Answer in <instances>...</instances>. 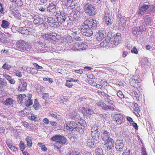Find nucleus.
Wrapping results in <instances>:
<instances>
[{
  "instance_id": "43",
  "label": "nucleus",
  "mask_w": 155,
  "mask_h": 155,
  "mask_svg": "<svg viewBox=\"0 0 155 155\" xmlns=\"http://www.w3.org/2000/svg\"><path fill=\"white\" fill-rule=\"evenodd\" d=\"M25 104L26 106L29 107L32 105L33 102L31 99H28V100L25 101Z\"/></svg>"
},
{
  "instance_id": "8",
  "label": "nucleus",
  "mask_w": 155,
  "mask_h": 155,
  "mask_svg": "<svg viewBox=\"0 0 155 155\" xmlns=\"http://www.w3.org/2000/svg\"><path fill=\"white\" fill-rule=\"evenodd\" d=\"M97 21L92 18H89L85 20L83 24L86 25L88 27L92 29H94L97 27Z\"/></svg>"
},
{
  "instance_id": "16",
  "label": "nucleus",
  "mask_w": 155,
  "mask_h": 155,
  "mask_svg": "<svg viewBox=\"0 0 155 155\" xmlns=\"http://www.w3.org/2000/svg\"><path fill=\"white\" fill-rule=\"evenodd\" d=\"M114 120L116 121L118 124H121L124 121L125 119L123 116L119 113L117 114H115L113 116Z\"/></svg>"
},
{
  "instance_id": "39",
  "label": "nucleus",
  "mask_w": 155,
  "mask_h": 155,
  "mask_svg": "<svg viewBox=\"0 0 155 155\" xmlns=\"http://www.w3.org/2000/svg\"><path fill=\"white\" fill-rule=\"evenodd\" d=\"M104 99L105 101L107 102L108 104L113 106H114V102L111 100L110 98H104Z\"/></svg>"
},
{
  "instance_id": "33",
  "label": "nucleus",
  "mask_w": 155,
  "mask_h": 155,
  "mask_svg": "<svg viewBox=\"0 0 155 155\" xmlns=\"http://www.w3.org/2000/svg\"><path fill=\"white\" fill-rule=\"evenodd\" d=\"M69 117L71 119H78L77 113L75 112H73L69 114Z\"/></svg>"
},
{
  "instance_id": "28",
  "label": "nucleus",
  "mask_w": 155,
  "mask_h": 155,
  "mask_svg": "<svg viewBox=\"0 0 155 155\" xmlns=\"http://www.w3.org/2000/svg\"><path fill=\"white\" fill-rule=\"evenodd\" d=\"M77 45H76V46H77L78 49L79 50H78V51H80L81 50H83L84 49L86 48V45L84 43H77Z\"/></svg>"
},
{
  "instance_id": "18",
  "label": "nucleus",
  "mask_w": 155,
  "mask_h": 155,
  "mask_svg": "<svg viewBox=\"0 0 155 155\" xmlns=\"http://www.w3.org/2000/svg\"><path fill=\"white\" fill-rule=\"evenodd\" d=\"M115 146L116 149L118 151H122L124 149L122 140H117L115 142Z\"/></svg>"
},
{
  "instance_id": "52",
  "label": "nucleus",
  "mask_w": 155,
  "mask_h": 155,
  "mask_svg": "<svg viewBox=\"0 0 155 155\" xmlns=\"http://www.w3.org/2000/svg\"><path fill=\"white\" fill-rule=\"evenodd\" d=\"M6 35L4 34L2 37H1L0 41L2 42H5L7 41V38L5 37Z\"/></svg>"
},
{
  "instance_id": "55",
  "label": "nucleus",
  "mask_w": 155,
  "mask_h": 155,
  "mask_svg": "<svg viewBox=\"0 0 155 155\" xmlns=\"http://www.w3.org/2000/svg\"><path fill=\"white\" fill-rule=\"evenodd\" d=\"M15 2L18 6H20L23 4L21 0H17Z\"/></svg>"
},
{
  "instance_id": "49",
  "label": "nucleus",
  "mask_w": 155,
  "mask_h": 155,
  "mask_svg": "<svg viewBox=\"0 0 155 155\" xmlns=\"http://www.w3.org/2000/svg\"><path fill=\"white\" fill-rule=\"evenodd\" d=\"M117 95L120 98L122 99L124 98V95L122 91L120 90L118 91L117 93Z\"/></svg>"
},
{
  "instance_id": "64",
  "label": "nucleus",
  "mask_w": 155,
  "mask_h": 155,
  "mask_svg": "<svg viewBox=\"0 0 155 155\" xmlns=\"http://www.w3.org/2000/svg\"><path fill=\"white\" fill-rule=\"evenodd\" d=\"M12 151H13L15 152H16L18 151V149L16 147L14 146H12V147H11V148H10Z\"/></svg>"
},
{
  "instance_id": "12",
  "label": "nucleus",
  "mask_w": 155,
  "mask_h": 155,
  "mask_svg": "<svg viewBox=\"0 0 155 155\" xmlns=\"http://www.w3.org/2000/svg\"><path fill=\"white\" fill-rule=\"evenodd\" d=\"M140 8L138 14L140 16H142L143 13L145 12L147 10L150 5H149L147 2H145L144 3H140Z\"/></svg>"
},
{
  "instance_id": "10",
  "label": "nucleus",
  "mask_w": 155,
  "mask_h": 155,
  "mask_svg": "<svg viewBox=\"0 0 155 155\" xmlns=\"http://www.w3.org/2000/svg\"><path fill=\"white\" fill-rule=\"evenodd\" d=\"M101 131V129L98 126H94L92 127L91 135L94 140L97 141L99 139V136Z\"/></svg>"
},
{
  "instance_id": "3",
  "label": "nucleus",
  "mask_w": 155,
  "mask_h": 155,
  "mask_svg": "<svg viewBox=\"0 0 155 155\" xmlns=\"http://www.w3.org/2000/svg\"><path fill=\"white\" fill-rule=\"evenodd\" d=\"M55 17L58 22V25H61L67 20L68 14L64 12H57L55 14Z\"/></svg>"
},
{
  "instance_id": "48",
  "label": "nucleus",
  "mask_w": 155,
  "mask_h": 155,
  "mask_svg": "<svg viewBox=\"0 0 155 155\" xmlns=\"http://www.w3.org/2000/svg\"><path fill=\"white\" fill-rule=\"evenodd\" d=\"M132 31L133 34L134 35H138L139 31L137 28H132Z\"/></svg>"
},
{
  "instance_id": "6",
  "label": "nucleus",
  "mask_w": 155,
  "mask_h": 155,
  "mask_svg": "<svg viewBox=\"0 0 155 155\" xmlns=\"http://www.w3.org/2000/svg\"><path fill=\"white\" fill-rule=\"evenodd\" d=\"M16 47L20 50L23 51H29L31 49V46L28 43L21 40L18 41L16 44Z\"/></svg>"
},
{
  "instance_id": "7",
  "label": "nucleus",
  "mask_w": 155,
  "mask_h": 155,
  "mask_svg": "<svg viewBox=\"0 0 155 155\" xmlns=\"http://www.w3.org/2000/svg\"><path fill=\"white\" fill-rule=\"evenodd\" d=\"M84 9L85 12L90 16L95 15V8L90 3L87 2L84 5Z\"/></svg>"
},
{
  "instance_id": "47",
  "label": "nucleus",
  "mask_w": 155,
  "mask_h": 155,
  "mask_svg": "<svg viewBox=\"0 0 155 155\" xmlns=\"http://www.w3.org/2000/svg\"><path fill=\"white\" fill-rule=\"evenodd\" d=\"M38 145L41 147V150L43 151H46L47 150V148L45 146V145L43 144L42 143H38Z\"/></svg>"
},
{
  "instance_id": "15",
  "label": "nucleus",
  "mask_w": 155,
  "mask_h": 155,
  "mask_svg": "<svg viewBox=\"0 0 155 155\" xmlns=\"http://www.w3.org/2000/svg\"><path fill=\"white\" fill-rule=\"evenodd\" d=\"M75 28H73L71 29V35H72L75 40L80 41L81 39L78 35L80 34V31L78 29H74Z\"/></svg>"
},
{
  "instance_id": "19",
  "label": "nucleus",
  "mask_w": 155,
  "mask_h": 155,
  "mask_svg": "<svg viewBox=\"0 0 155 155\" xmlns=\"http://www.w3.org/2000/svg\"><path fill=\"white\" fill-rule=\"evenodd\" d=\"M114 140L111 138L110 140L104 142V143L107 147L106 149L107 150H110L114 148Z\"/></svg>"
},
{
  "instance_id": "44",
  "label": "nucleus",
  "mask_w": 155,
  "mask_h": 155,
  "mask_svg": "<svg viewBox=\"0 0 155 155\" xmlns=\"http://www.w3.org/2000/svg\"><path fill=\"white\" fill-rule=\"evenodd\" d=\"M43 38L47 40H50V37H51V33L49 34H45L42 36Z\"/></svg>"
},
{
  "instance_id": "29",
  "label": "nucleus",
  "mask_w": 155,
  "mask_h": 155,
  "mask_svg": "<svg viewBox=\"0 0 155 155\" xmlns=\"http://www.w3.org/2000/svg\"><path fill=\"white\" fill-rule=\"evenodd\" d=\"M9 25L10 23L9 22L5 20H2L1 26L4 28H7L9 27Z\"/></svg>"
},
{
  "instance_id": "54",
  "label": "nucleus",
  "mask_w": 155,
  "mask_h": 155,
  "mask_svg": "<svg viewBox=\"0 0 155 155\" xmlns=\"http://www.w3.org/2000/svg\"><path fill=\"white\" fill-rule=\"evenodd\" d=\"M3 76L9 81L12 79V78L10 76L8 75L6 73H4L3 74Z\"/></svg>"
},
{
  "instance_id": "26",
  "label": "nucleus",
  "mask_w": 155,
  "mask_h": 155,
  "mask_svg": "<svg viewBox=\"0 0 155 155\" xmlns=\"http://www.w3.org/2000/svg\"><path fill=\"white\" fill-rule=\"evenodd\" d=\"M151 18L148 15H147L143 16V21L144 25H147L150 24L151 23Z\"/></svg>"
},
{
  "instance_id": "37",
  "label": "nucleus",
  "mask_w": 155,
  "mask_h": 155,
  "mask_svg": "<svg viewBox=\"0 0 155 155\" xmlns=\"http://www.w3.org/2000/svg\"><path fill=\"white\" fill-rule=\"evenodd\" d=\"M76 45H77V43L71 45L70 47L71 49L74 51H78L79 49H78L77 46H76Z\"/></svg>"
},
{
  "instance_id": "32",
  "label": "nucleus",
  "mask_w": 155,
  "mask_h": 155,
  "mask_svg": "<svg viewBox=\"0 0 155 155\" xmlns=\"http://www.w3.org/2000/svg\"><path fill=\"white\" fill-rule=\"evenodd\" d=\"M13 100L11 98H7L5 101V104L6 105H12L13 104Z\"/></svg>"
},
{
  "instance_id": "41",
  "label": "nucleus",
  "mask_w": 155,
  "mask_h": 155,
  "mask_svg": "<svg viewBox=\"0 0 155 155\" xmlns=\"http://www.w3.org/2000/svg\"><path fill=\"white\" fill-rule=\"evenodd\" d=\"M20 150L23 151L25 149L26 146L25 143L21 141L20 142Z\"/></svg>"
},
{
  "instance_id": "23",
  "label": "nucleus",
  "mask_w": 155,
  "mask_h": 155,
  "mask_svg": "<svg viewBox=\"0 0 155 155\" xmlns=\"http://www.w3.org/2000/svg\"><path fill=\"white\" fill-rule=\"evenodd\" d=\"M82 113L85 116H90L93 113V111L92 109L87 108L86 109L84 107H82Z\"/></svg>"
},
{
  "instance_id": "11",
  "label": "nucleus",
  "mask_w": 155,
  "mask_h": 155,
  "mask_svg": "<svg viewBox=\"0 0 155 155\" xmlns=\"http://www.w3.org/2000/svg\"><path fill=\"white\" fill-rule=\"evenodd\" d=\"M122 16L120 12L119 13L118 12L117 15L118 25V28L121 31L124 30L126 25L125 20Z\"/></svg>"
},
{
  "instance_id": "22",
  "label": "nucleus",
  "mask_w": 155,
  "mask_h": 155,
  "mask_svg": "<svg viewBox=\"0 0 155 155\" xmlns=\"http://www.w3.org/2000/svg\"><path fill=\"white\" fill-rule=\"evenodd\" d=\"M75 128L74 129V132L77 131L81 133L84 132V126L81 124V122H78Z\"/></svg>"
},
{
  "instance_id": "53",
  "label": "nucleus",
  "mask_w": 155,
  "mask_h": 155,
  "mask_svg": "<svg viewBox=\"0 0 155 155\" xmlns=\"http://www.w3.org/2000/svg\"><path fill=\"white\" fill-rule=\"evenodd\" d=\"M5 82V79H0V87L2 88L3 87Z\"/></svg>"
},
{
  "instance_id": "27",
  "label": "nucleus",
  "mask_w": 155,
  "mask_h": 155,
  "mask_svg": "<svg viewBox=\"0 0 155 155\" xmlns=\"http://www.w3.org/2000/svg\"><path fill=\"white\" fill-rule=\"evenodd\" d=\"M94 140L88 139L87 142V146L91 148H94L96 145L97 143L94 141Z\"/></svg>"
},
{
  "instance_id": "31",
  "label": "nucleus",
  "mask_w": 155,
  "mask_h": 155,
  "mask_svg": "<svg viewBox=\"0 0 155 155\" xmlns=\"http://www.w3.org/2000/svg\"><path fill=\"white\" fill-rule=\"evenodd\" d=\"M25 139L27 142L28 147H31L32 145V142L31 138L28 136H27Z\"/></svg>"
},
{
  "instance_id": "46",
  "label": "nucleus",
  "mask_w": 155,
  "mask_h": 155,
  "mask_svg": "<svg viewBox=\"0 0 155 155\" xmlns=\"http://www.w3.org/2000/svg\"><path fill=\"white\" fill-rule=\"evenodd\" d=\"M50 115L58 120L59 119L60 116L58 115L57 113L55 112H51L50 114Z\"/></svg>"
},
{
  "instance_id": "30",
  "label": "nucleus",
  "mask_w": 155,
  "mask_h": 155,
  "mask_svg": "<svg viewBox=\"0 0 155 155\" xmlns=\"http://www.w3.org/2000/svg\"><path fill=\"white\" fill-rule=\"evenodd\" d=\"M26 96L25 94H21L18 95L17 97V99L18 102L20 103H22L23 99Z\"/></svg>"
},
{
  "instance_id": "13",
  "label": "nucleus",
  "mask_w": 155,
  "mask_h": 155,
  "mask_svg": "<svg viewBox=\"0 0 155 155\" xmlns=\"http://www.w3.org/2000/svg\"><path fill=\"white\" fill-rule=\"evenodd\" d=\"M56 2H53L51 4H50L47 8V9L45 11L44 15H46L48 12L50 14H53L56 12Z\"/></svg>"
},
{
  "instance_id": "63",
  "label": "nucleus",
  "mask_w": 155,
  "mask_h": 155,
  "mask_svg": "<svg viewBox=\"0 0 155 155\" xmlns=\"http://www.w3.org/2000/svg\"><path fill=\"white\" fill-rule=\"evenodd\" d=\"M43 80L45 81H48L49 82H50L51 83H52L53 82V81L52 79L50 78H43Z\"/></svg>"
},
{
  "instance_id": "60",
  "label": "nucleus",
  "mask_w": 155,
  "mask_h": 155,
  "mask_svg": "<svg viewBox=\"0 0 155 155\" xmlns=\"http://www.w3.org/2000/svg\"><path fill=\"white\" fill-rule=\"evenodd\" d=\"M129 82L130 85L131 86L134 87L135 83V82L134 81L133 79L131 78L130 79Z\"/></svg>"
},
{
  "instance_id": "21",
  "label": "nucleus",
  "mask_w": 155,
  "mask_h": 155,
  "mask_svg": "<svg viewBox=\"0 0 155 155\" xmlns=\"http://www.w3.org/2000/svg\"><path fill=\"white\" fill-rule=\"evenodd\" d=\"M20 82L18 89L19 91H24L26 89L27 84L26 81L23 79L20 80Z\"/></svg>"
},
{
  "instance_id": "36",
  "label": "nucleus",
  "mask_w": 155,
  "mask_h": 155,
  "mask_svg": "<svg viewBox=\"0 0 155 155\" xmlns=\"http://www.w3.org/2000/svg\"><path fill=\"white\" fill-rule=\"evenodd\" d=\"M60 135H56L53 136L51 138V140L52 141L59 143V140Z\"/></svg>"
},
{
  "instance_id": "14",
  "label": "nucleus",
  "mask_w": 155,
  "mask_h": 155,
  "mask_svg": "<svg viewBox=\"0 0 155 155\" xmlns=\"http://www.w3.org/2000/svg\"><path fill=\"white\" fill-rule=\"evenodd\" d=\"M80 17V13L78 12H73L68 16L69 20L71 21H75L79 19Z\"/></svg>"
},
{
  "instance_id": "45",
  "label": "nucleus",
  "mask_w": 155,
  "mask_h": 155,
  "mask_svg": "<svg viewBox=\"0 0 155 155\" xmlns=\"http://www.w3.org/2000/svg\"><path fill=\"white\" fill-rule=\"evenodd\" d=\"M95 153L96 155L101 154L103 153V151L101 148H98L96 150Z\"/></svg>"
},
{
  "instance_id": "17",
  "label": "nucleus",
  "mask_w": 155,
  "mask_h": 155,
  "mask_svg": "<svg viewBox=\"0 0 155 155\" xmlns=\"http://www.w3.org/2000/svg\"><path fill=\"white\" fill-rule=\"evenodd\" d=\"M110 134L106 130H102L101 132V138L104 142L111 139Z\"/></svg>"
},
{
  "instance_id": "56",
  "label": "nucleus",
  "mask_w": 155,
  "mask_h": 155,
  "mask_svg": "<svg viewBox=\"0 0 155 155\" xmlns=\"http://www.w3.org/2000/svg\"><path fill=\"white\" fill-rule=\"evenodd\" d=\"M14 73L16 75V76L18 77H21L22 74L21 73L18 71L14 70L13 71Z\"/></svg>"
},
{
  "instance_id": "57",
  "label": "nucleus",
  "mask_w": 155,
  "mask_h": 155,
  "mask_svg": "<svg viewBox=\"0 0 155 155\" xmlns=\"http://www.w3.org/2000/svg\"><path fill=\"white\" fill-rule=\"evenodd\" d=\"M67 81H68V82H77L78 83H79V81L78 80H75L73 78H69L68 80H67Z\"/></svg>"
},
{
  "instance_id": "20",
  "label": "nucleus",
  "mask_w": 155,
  "mask_h": 155,
  "mask_svg": "<svg viewBox=\"0 0 155 155\" xmlns=\"http://www.w3.org/2000/svg\"><path fill=\"white\" fill-rule=\"evenodd\" d=\"M106 36L105 31L102 30H98L97 33L96 35V38L99 41H101L103 40Z\"/></svg>"
},
{
  "instance_id": "34",
  "label": "nucleus",
  "mask_w": 155,
  "mask_h": 155,
  "mask_svg": "<svg viewBox=\"0 0 155 155\" xmlns=\"http://www.w3.org/2000/svg\"><path fill=\"white\" fill-rule=\"evenodd\" d=\"M59 143H60L64 144L66 142L67 139L63 136L60 135Z\"/></svg>"
},
{
  "instance_id": "58",
  "label": "nucleus",
  "mask_w": 155,
  "mask_h": 155,
  "mask_svg": "<svg viewBox=\"0 0 155 155\" xmlns=\"http://www.w3.org/2000/svg\"><path fill=\"white\" fill-rule=\"evenodd\" d=\"M4 8L2 3L0 2V12L1 14H3L5 13L4 12Z\"/></svg>"
},
{
  "instance_id": "50",
  "label": "nucleus",
  "mask_w": 155,
  "mask_h": 155,
  "mask_svg": "<svg viewBox=\"0 0 155 155\" xmlns=\"http://www.w3.org/2000/svg\"><path fill=\"white\" fill-rule=\"evenodd\" d=\"M29 71V72L32 74H36L38 73V70L34 68H30Z\"/></svg>"
},
{
  "instance_id": "59",
  "label": "nucleus",
  "mask_w": 155,
  "mask_h": 155,
  "mask_svg": "<svg viewBox=\"0 0 155 155\" xmlns=\"http://www.w3.org/2000/svg\"><path fill=\"white\" fill-rule=\"evenodd\" d=\"M57 35V34L55 33H51V37H50V40H53L55 38V36Z\"/></svg>"
},
{
  "instance_id": "62",
  "label": "nucleus",
  "mask_w": 155,
  "mask_h": 155,
  "mask_svg": "<svg viewBox=\"0 0 155 155\" xmlns=\"http://www.w3.org/2000/svg\"><path fill=\"white\" fill-rule=\"evenodd\" d=\"M131 52L136 54H137L138 53V51L135 47H134L131 50Z\"/></svg>"
},
{
  "instance_id": "42",
  "label": "nucleus",
  "mask_w": 155,
  "mask_h": 155,
  "mask_svg": "<svg viewBox=\"0 0 155 155\" xmlns=\"http://www.w3.org/2000/svg\"><path fill=\"white\" fill-rule=\"evenodd\" d=\"M27 28L26 27H19L18 29V31L22 34H24Z\"/></svg>"
},
{
  "instance_id": "5",
  "label": "nucleus",
  "mask_w": 155,
  "mask_h": 155,
  "mask_svg": "<svg viewBox=\"0 0 155 155\" xmlns=\"http://www.w3.org/2000/svg\"><path fill=\"white\" fill-rule=\"evenodd\" d=\"M44 20L47 22L51 27L54 28H57L59 27L58 22L55 18L52 16H48L47 14L45 15L44 16Z\"/></svg>"
},
{
  "instance_id": "24",
  "label": "nucleus",
  "mask_w": 155,
  "mask_h": 155,
  "mask_svg": "<svg viewBox=\"0 0 155 155\" xmlns=\"http://www.w3.org/2000/svg\"><path fill=\"white\" fill-rule=\"evenodd\" d=\"M77 124H76L74 121H71L68 123V124L66 125V126L65 125L64 127H66L68 129H69L70 130L72 129L71 130L73 131V132H74V129L76 128L75 127L76 126H77Z\"/></svg>"
},
{
  "instance_id": "35",
  "label": "nucleus",
  "mask_w": 155,
  "mask_h": 155,
  "mask_svg": "<svg viewBox=\"0 0 155 155\" xmlns=\"http://www.w3.org/2000/svg\"><path fill=\"white\" fill-rule=\"evenodd\" d=\"M131 78L133 79L134 81L135 82V83H139L141 81V78L137 76L134 75Z\"/></svg>"
},
{
  "instance_id": "61",
  "label": "nucleus",
  "mask_w": 155,
  "mask_h": 155,
  "mask_svg": "<svg viewBox=\"0 0 155 155\" xmlns=\"http://www.w3.org/2000/svg\"><path fill=\"white\" fill-rule=\"evenodd\" d=\"M33 65L35 68H37V69H42V67L39 65L35 63L33 64Z\"/></svg>"
},
{
  "instance_id": "4",
  "label": "nucleus",
  "mask_w": 155,
  "mask_h": 155,
  "mask_svg": "<svg viewBox=\"0 0 155 155\" xmlns=\"http://www.w3.org/2000/svg\"><path fill=\"white\" fill-rule=\"evenodd\" d=\"M95 102V104L97 107H101L105 111H108L109 110L112 111L115 109V108L113 106L107 105L102 100L96 101Z\"/></svg>"
},
{
  "instance_id": "38",
  "label": "nucleus",
  "mask_w": 155,
  "mask_h": 155,
  "mask_svg": "<svg viewBox=\"0 0 155 155\" xmlns=\"http://www.w3.org/2000/svg\"><path fill=\"white\" fill-rule=\"evenodd\" d=\"M39 105L37 99H35V100L34 104L33 105V107L35 110H38L39 107Z\"/></svg>"
},
{
  "instance_id": "1",
  "label": "nucleus",
  "mask_w": 155,
  "mask_h": 155,
  "mask_svg": "<svg viewBox=\"0 0 155 155\" xmlns=\"http://www.w3.org/2000/svg\"><path fill=\"white\" fill-rule=\"evenodd\" d=\"M110 34H108L107 35V37H106L105 40L107 42V43H110L113 45L117 46L119 45L121 40V37L120 33H117L114 37H112L110 38L109 35Z\"/></svg>"
},
{
  "instance_id": "40",
  "label": "nucleus",
  "mask_w": 155,
  "mask_h": 155,
  "mask_svg": "<svg viewBox=\"0 0 155 155\" xmlns=\"http://www.w3.org/2000/svg\"><path fill=\"white\" fill-rule=\"evenodd\" d=\"M11 68V66L7 63H5L2 67L3 69H6L8 70H10Z\"/></svg>"
},
{
  "instance_id": "25",
  "label": "nucleus",
  "mask_w": 155,
  "mask_h": 155,
  "mask_svg": "<svg viewBox=\"0 0 155 155\" xmlns=\"http://www.w3.org/2000/svg\"><path fill=\"white\" fill-rule=\"evenodd\" d=\"M33 18L34 19V23L35 24H42L43 23V20H44L43 18H41L38 15L34 16Z\"/></svg>"
},
{
  "instance_id": "51",
  "label": "nucleus",
  "mask_w": 155,
  "mask_h": 155,
  "mask_svg": "<svg viewBox=\"0 0 155 155\" xmlns=\"http://www.w3.org/2000/svg\"><path fill=\"white\" fill-rule=\"evenodd\" d=\"M32 31L31 30L30 28H27L26 29V31H25V32L24 33V34L25 35H31V32Z\"/></svg>"
},
{
  "instance_id": "9",
  "label": "nucleus",
  "mask_w": 155,
  "mask_h": 155,
  "mask_svg": "<svg viewBox=\"0 0 155 155\" xmlns=\"http://www.w3.org/2000/svg\"><path fill=\"white\" fill-rule=\"evenodd\" d=\"M80 31L82 35L84 36L90 37L93 34V31L92 29L89 28L88 26L83 24L81 26V30Z\"/></svg>"
},
{
  "instance_id": "2",
  "label": "nucleus",
  "mask_w": 155,
  "mask_h": 155,
  "mask_svg": "<svg viewBox=\"0 0 155 155\" xmlns=\"http://www.w3.org/2000/svg\"><path fill=\"white\" fill-rule=\"evenodd\" d=\"M113 17L112 14L108 8H106L104 10L103 20L107 25L109 26L113 23Z\"/></svg>"
}]
</instances>
